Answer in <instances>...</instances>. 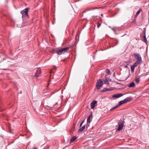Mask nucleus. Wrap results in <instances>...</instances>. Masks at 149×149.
<instances>
[{"mask_svg": "<svg viewBox=\"0 0 149 149\" xmlns=\"http://www.w3.org/2000/svg\"><path fill=\"white\" fill-rule=\"evenodd\" d=\"M106 71L108 74H110V71L109 70L107 69L106 70Z\"/></svg>", "mask_w": 149, "mask_h": 149, "instance_id": "24", "label": "nucleus"}, {"mask_svg": "<svg viewBox=\"0 0 149 149\" xmlns=\"http://www.w3.org/2000/svg\"><path fill=\"white\" fill-rule=\"evenodd\" d=\"M134 83L133 82H132L129 85V87H133L134 86Z\"/></svg>", "mask_w": 149, "mask_h": 149, "instance_id": "14", "label": "nucleus"}, {"mask_svg": "<svg viewBox=\"0 0 149 149\" xmlns=\"http://www.w3.org/2000/svg\"><path fill=\"white\" fill-rule=\"evenodd\" d=\"M101 24L100 23H98L97 24V27L99 28L101 26Z\"/></svg>", "mask_w": 149, "mask_h": 149, "instance_id": "26", "label": "nucleus"}, {"mask_svg": "<svg viewBox=\"0 0 149 149\" xmlns=\"http://www.w3.org/2000/svg\"><path fill=\"white\" fill-rule=\"evenodd\" d=\"M148 23H149V10L148 12Z\"/></svg>", "mask_w": 149, "mask_h": 149, "instance_id": "28", "label": "nucleus"}, {"mask_svg": "<svg viewBox=\"0 0 149 149\" xmlns=\"http://www.w3.org/2000/svg\"><path fill=\"white\" fill-rule=\"evenodd\" d=\"M135 67L133 65H132L131 67V72L132 73H133L134 72V70L135 68Z\"/></svg>", "mask_w": 149, "mask_h": 149, "instance_id": "16", "label": "nucleus"}, {"mask_svg": "<svg viewBox=\"0 0 149 149\" xmlns=\"http://www.w3.org/2000/svg\"><path fill=\"white\" fill-rule=\"evenodd\" d=\"M29 10V8H26L21 11L20 12L22 15V17L23 19L29 17L28 13Z\"/></svg>", "mask_w": 149, "mask_h": 149, "instance_id": "1", "label": "nucleus"}, {"mask_svg": "<svg viewBox=\"0 0 149 149\" xmlns=\"http://www.w3.org/2000/svg\"><path fill=\"white\" fill-rule=\"evenodd\" d=\"M51 82V79H49V80L48 81V83L47 84V88H48V86L50 84V83Z\"/></svg>", "mask_w": 149, "mask_h": 149, "instance_id": "21", "label": "nucleus"}, {"mask_svg": "<svg viewBox=\"0 0 149 149\" xmlns=\"http://www.w3.org/2000/svg\"><path fill=\"white\" fill-rule=\"evenodd\" d=\"M103 84V82L101 79L98 80L96 83V86L97 89H100Z\"/></svg>", "mask_w": 149, "mask_h": 149, "instance_id": "3", "label": "nucleus"}, {"mask_svg": "<svg viewBox=\"0 0 149 149\" xmlns=\"http://www.w3.org/2000/svg\"><path fill=\"white\" fill-rule=\"evenodd\" d=\"M141 11V10L140 9L138 10L136 13V16L135 17L137 16L140 13Z\"/></svg>", "mask_w": 149, "mask_h": 149, "instance_id": "22", "label": "nucleus"}, {"mask_svg": "<svg viewBox=\"0 0 149 149\" xmlns=\"http://www.w3.org/2000/svg\"><path fill=\"white\" fill-rule=\"evenodd\" d=\"M76 138L75 136H73L70 139V143L73 142L76 139Z\"/></svg>", "mask_w": 149, "mask_h": 149, "instance_id": "13", "label": "nucleus"}, {"mask_svg": "<svg viewBox=\"0 0 149 149\" xmlns=\"http://www.w3.org/2000/svg\"><path fill=\"white\" fill-rule=\"evenodd\" d=\"M70 47H67L64 48L59 49L56 52L58 55H61L64 54L65 52H67Z\"/></svg>", "mask_w": 149, "mask_h": 149, "instance_id": "2", "label": "nucleus"}, {"mask_svg": "<svg viewBox=\"0 0 149 149\" xmlns=\"http://www.w3.org/2000/svg\"><path fill=\"white\" fill-rule=\"evenodd\" d=\"M97 102L96 101L94 100L91 103V108L93 109L95 107V105L97 103Z\"/></svg>", "mask_w": 149, "mask_h": 149, "instance_id": "9", "label": "nucleus"}, {"mask_svg": "<svg viewBox=\"0 0 149 149\" xmlns=\"http://www.w3.org/2000/svg\"><path fill=\"white\" fill-rule=\"evenodd\" d=\"M143 40H144V41L145 42H146L147 40V39H146V35H143Z\"/></svg>", "mask_w": 149, "mask_h": 149, "instance_id": "20", "label": "nucleus"}, {"mask_svg": "<svg viewBox=\"0 0 149 149\" xmlns=\"http://www.w3.org/2000/svg\"><path fill=\"white\" fill-rule=\"evenodd\" d=\"M85 128V125L83 126L81 128H80L79 130H78V132H81L82 131L84 130Z\"/></svg>", "mask_w": 149, "mask_h": 149, "instance_id": "11", "label": "nucleus"}, {"mask_svg": "<svg viewBox=\"0 0 149 149\" xmlns=\"http://www.w3.org/2000/svg\"><path fill=\"white\" fill-rule=\"evenodd\" d=\"M92 114L89 116L88 117V118L87 120V122L88 123H90L91 122V117L92 116Z\"/></svg>", "mask_w": 149, "mask_h": 149, "instance_id": "15", "label": "nucleus"}, {"mask_svg": "<svg viewBox=\"0 0 149 149\" xmlns=\"http://www.w3.org/2000/svg\"><path fill=\"white\" fill-rule=\"evenodd\" d=\"M119 107V106H118V105L117 106H116L114 107H113L111 109H110V110L111 111L113 109H116V108L117 107Z\"/></svg>", "mask_w": 149, "mask_h": 149, "instance_id": "23", "label": "nucleus"}, {"mask_svg": "<svg viewBox=\"0 0 149 149\" xmlns=\"http://www.w3.org/2000/svg\"><path fill=\"white\" fill-rule=\"evenodd\" d=\"M104 84H107L108 83V81L107 79H105V80H104Z\"/></svg>", "mask_w": 149, "mask_h": 149, "instance_id": "25", "label": "nucleus"}, {"mask_svg": "<svg viewBox=\"0 0 149 149\" xmlns=\"http://www.w3.org/2000/svg\"><path fill=\"white\" fill-rule=\"evenodd\" d=\"M140 63L137 62V61H136V62L133 65L135 67H136L138 66Z\"/></svg>", "mask_w": 149, "mask_h": 149, "instance_id": "18", "label": "nucleus"}, {"mask_svg": "<svg viewBox=\"0 0 149 149\" xmlns=\"http://www.w3.org/2000/svg\"><path fill=\"white\" fill-rule=\"evenodd\" d=\"M140 81V78H136L135 79V81L138 84Z\"/></svg>", "mask_w": 149, "mask_h": 149, "instance_id": "19", "label": "nucleus"}, {"mask_svg": "<svg viewBox=\"0 0 149 149\" xmlns=\"http://www.w3.org/2000/svg\"><path fill=\"white\" fill-rule=\"evenodd\" d=\"M112 90L111 88H104L102 91V92H104L109 91H111Z\"/></svg>", "mask_w": 149, "mask_h": 149, "instance_id": "12", "label": "nucleus"}, {"mask_svg": "<svg viewBox=\"0 0 149 149\" xmlns=\"http://www.w3.org/2000/svg\"><path fill=\"white\" fill-rule=\"evenodd\" d=\"M118 125H119V127L117 129V131H120L121 130L122 128V127H123L124 125V123L122 121H121L119 122Z\"/></svg>", "mask_w": 149, "mask_h": 149, "instance_id": "5", "label": "nucleus"}, {"mask_svg": "<svg viewBox=\"0 0 149 149\" xmlns=\"http://www.w3.org/2000/svg\"><path fill=\"white\" fill-rule=\"evenodd\" d=\"M124 104V102L123 100H121V101H120L119 103H118V106L121 105L122 104Z\"/></svg>", "mask_w": 149, "mask_h": 149, "instance_id": "17", "label": "nucleus"}, {"mask_svg": "<svg viewBox=\"0 0 149 149\" xmlns=\"http://www.w3.org/2000/svg\"><path fill=\"white\" fill-rule=\"evenodd\" d=\"M102 15V16H103V15H102H102Z\"/></svg>", "mask_w": 149, "mask_h": 149, "instance_id": "32", "label": "nucleus"}, {"mask_svg": "<svg viewBox=\"0 0 149 149\" xmlns=\"http://www.w3.org/2000/svg\"><path fill=\"white\" fill-rule=\"evenodd\" d=\"M123 95V94L122 93L117 94L113 95L112 97L113 98H118L122 97Z\"/></svg>", "mask_w": 149, "mask_h": 149, "instance_id": "7", "label": "nucleus"}, {"mask_svg": "<svg viewBox=\"0 0 149 149\" xmlns=\"http://www.w3.org/2000/svg\"><path fill=\"white\" fill-rule=\"evenodd\" d=\"M130 100V97H127L126 98L124 99L123 101L124 103H126Z\"/></svg>", "mask_w": 149, "mask_h": 149, "instance_id": "10", "label": "nucleus"}, {"mask_svg": "<svg viewBox=\"0 0 149 149\" xmlns=\"http://www.w3.org/2000/svg\"><path fill=\"white\" fill-rule=\"evenodd\" d=\"M41 73V69L38 68L37 69L35 75V76L36 77H38L40 76V74Z\"/></svg>", "mask_w": 149, "mask_h": 149, "instance_id": "6", "label": "nucleus"}, {"mask_svg": "<svg viewBox=\"0 0 149 149\" xmlns=\"http://www.w3.org/2000/svg\"><path fill=\"white\" fill-rule=\"evenodd\" d=\"M143 32H144V33H143L144 35H146V31H144Z\"/></svg>", "mask_w": 149, "mask_h": 149, "instance_id": "27", "label": "nucleus"}, {"mask_svg": "<svg viewBox=\"0 0 149 149\" xmlns=\"http://www.w3.org/2000/svg\"><path fill=\"white\" fill-rule=\"evenodd\" d=\"M37 147H35L33 149H37Z\"/></svg>", "mask_w": 149, "mask_h": 149, "instance_id": "31", "label": "nucleus"}, {"mask_svg": "<svg viewBox=\"0 0 149 149\" xmlns=\"http://www.w3.org/2000/svg\"><path fill=\"white\" fill-rule=\"evenodd\" d=\"M135 58L136 59L137 62L141 63L142 62L141 58L140 55L138 53H134V54Z\"/></svg>", "mask_w": 149, "mask_h": 149, "instance_id": "4", "label": "nucleus"}, {"mask_svg": "<svg viewBox=\"0 0 149 149\" xmlns=\"http://www.w3.org/2000/svg\"><path fill=\"white\" fill-rule=\"evenodd\" d=\"M101 8V7L90 8L87 9L85 10H84L83 11L82 13H84L85 12L88 11H90L95 9H98L100 8Z\"/></svg>", "mask_w": 149, "mask_h": 149, "instance_id": "8", "label": "nucleus"}, {"mask_svg": "<svg viewBox=\"0 0 149 149\" xmlns=\"http://www.w3.org/2000/svg\"><path fill=\"white\" fill-rule=\"evenodd\" d=\"M82 123H81L80 124V126L81 127L82 125Z\"/></svg>", "mask_w": 149, "mask_h": 149, "instance_id": "29", "label": "nucleus"}, {"mask_svg": "<svg viewBox=\"0 0 149 149\" xmlns=\"http://www.w3.org/2000/svg\"><path fill=\"white\" fill-rule=\"evenodd\" d=\"M84 120L82 121L81 123H82V124H83V123H84Z\"/></svg>", "mask_w": 149, "mask_h": 149, "instance_id": "30", "label": "nucleus"}]
</instances>
